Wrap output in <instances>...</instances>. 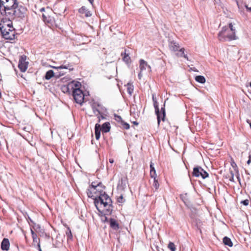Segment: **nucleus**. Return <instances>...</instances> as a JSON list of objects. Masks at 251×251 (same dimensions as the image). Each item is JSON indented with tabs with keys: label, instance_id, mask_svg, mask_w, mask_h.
<instances>
[{
	"label": "nucleus",
	"instance_id": "nucleus-29",
	"mask_svg": "<svg viewBox=\"0 0 251 251\" xmlns=\"http://www.w3.org/2000/svg\"><path fill=\"white\" fill-rule=\"evenodd\" d=\"M195 80L201 84H203L205 82V78L202 75L196 76L195 77Z\"/></svg>",
	"mask_w": 251,
	"mask_h": 251
},
{
	"label": "nucleus",
	"instance_id": "nucleus-9",
	"mask_svg": "<svg viewBox=\"0 0 251 251\" xmlns=\"http://www.w3.org/2000/svg\"><path fill=\"white\" fill-rule=\"evenodd\" d=\"M26 56L25 55L20 56L19 61L18 67L22 72H25L27 69L28 62L26 61Z\"/></svg>",
	"mask_w": 251,
	"mask_h": 251
},
{
	"label": "nucleus",
	"instance_id": "nucleus-30",
	"mask_svg": "<svg viewBox=\"0 0 251 251\" xmlns=\"http://www.w3.org/2000/svg\"><path fill=\"white\" fill-rule=\"evenodd\" d=\"M165 103H164V107H161V110H160V114H161V120H162L163 121H164L165 120V116H166V113H165Z\"/></svg>",
	"mask_w": 251,
	"mask_h": 251
},
{
	"label": "nucleus",
	"instance_id": "nucleus-14",
	"mask_svg": "<svg viewBox=\"0 0 251 251\" xmlns=\"http://www.w3.org/2000/svg\"><path fill=\"white\" fill-rule=\"evenodd\" d=\"M10 243L7 238H4L1 243V249L2 251H7L9 249Z\"/></svg>",
	"mask_w": 251,
	"mask_h": 251
},
{
	"label": "nucleus",
	"instance_id": "nucleus-25",
	"mask_svg": "<svg viewBox=\"0 0 251 251\" xmlns=\"http://www.w3.org/2000/svg\"><path fill=\"white\" fill-rule=\"evenodd\" d=\"M56 75V73H54L52 70H50L46 72L45 78L47 80H49L54 76L55 77Z\"/></svg>",
	"mask_w": 251,
	"mask_h": 251
},
{
	"label": "nucleus",
	"instance_id": "nucleus-31",
	"mask_svg": "<svg viewBox=\"0 0 251 251\" xmlns=\"http://www.w3.org/2000/svg\"><path fill=\"white\" fill-rule=\"evenodd\" d=\"M127 91L128 94L130 95H131L132 93L133 92V86L130 83H128L127 84Z\"/></svg>",
	"mask_w": 251,
	"mask_h": 251
},
{
	"label": "nucleus",
	"instance_id": "nucleus-38",
	"mask_svg": "<svg viewBox=\"0 0 251 251\" xmlns=\"http://www.w3.org/2000/svg\"><path fill=\"white\" fill-rule=\"evenodd\" d=\"M115 119L116 121H117L119 122H123L122 118L120 116L115 115Z\"/></svg>",
	"mask_w": 251,
	"mask_h": 251
},
{
	"label": "nucleus",
	"instance_id": "nucleus-27",
	"mask_svg": "<svg viewBox=\"0 0 251 251\" xmlns=\"http://www.w3.org/2000/svg\"><path fill=\"white\" fill-rule=\"evenodd\" d=\"M223 241L224 244L225 245H227L230 247H232L233 244H232V242L231 239L229 238L226 236L223 238Z\"/></svg>",
	"mask_w": 251,
	"mask_h": 251
},
{
	"label": "nucleus",
	"instance_id": "nucleus-19",
	"mask_svg": "<svg viewBox=\"0 0 251 251\" xmlns=\"http://www.w3.org/2000/svg\"><path fill=\"white\" fill-rule=\"evenodd\" d=\"M80 14H84L86 17H91L92 14L90 11H89L85 6H82L78 10Z\"/></svg>",
	"mask_w": 251,
	"mask_h": 251
},
{
	"label": "nucleus",
	"instance_id": "nucleus-44",
	"mask_svg": "<svg viewBox=\"0 0 251 251\" xmlns=\"http://www.w3.org/2000/svg\"><path fill=\"white\" fill-rule=\"evenodd\" d=\"M143 72H141V71H140V73H139V74H138V77H139V78L140 79V78H141V77L142 76V73H143Z\"/></svg>",
	"mask_w": 251,
	"mask_h": 251
},
{
	"label": "nucleus",
	"instance_id": "nucleus-17",
	"mask_svg": "<svg viewBox=\"0 0 251 251\" xmlns=\"http://www.w3.org/2000/svg\"><path fill=\"white\" fill-rule=\"evenodd\" d=\"M110 226L114 230H118L119 228V225L117 221L113 218L109 220Z\"/></svg>",
	"mask_w": 251,
	"mask_h": 251
},
{
	"label": "nucleus",
	"instance_id": "nucleus-13",
	"mask_svg": "<svg viewBox=\"0 0 251 251\" xmlns=\"http://www.w3.org/2000/svg\"><path fill=\"white\" fill-rule=\"evenodd\" d=\"M140 69L141 72H144L146 70H147L148 72H150L151 71V68L150 65L147 64V62L143 59H141L140 60Z\"/></svg>",
	"mask_w": 251,
	"mask_h": 251
},
{
	"label": "nucleus",
	"instance_id": "nucleus-42",
	"mask_svg": "<svg viewBox=\"0 0 251 251\" xmlns=\"http://www.w3.org/2000/svg\"><path fill=\"white\" fill-rule=\"evenodd\" d=\"M215 3L218 5H220L221 3V0H214Z\"/></svg>",
	"mask_w": 251,
	"mask_h": 251
},
{
	"label": "nucleus",
	"instance_id": "nucleus-47",
	"mask_svg": "<svg viewBox=\"0 0 251 251\" xmlns=\"http://www.w3.org/2000/svg\"><path fill=\"white\" fill-rule=\"evenodd\" d=\"M114 159H112V158H111V159H109V162H110V163L112 164V163H114Z\"/></svg>",
	"mask_w": 251,
	"mask_h": 251
},
{
	"label": "nucleus",
	"instance_id": "nucleus-26",
	"mask_svg": "<svg viewBox=\"0 0 251 251\" xmlns=\"http://www.w3.org/2000/svg\"><path fill=\"white\" fill-rule=\"evenodd\" d=\"M135 107H137V106L133 105L132 107H131L130 110V115L131 116H132L134 118H136V117H139L140 112L139 111H136Z\"/></svg>",
	"mask_w": 251,
	"mask_h": 251
},
{
	"label": "nucleus",
	"instance_id": "nucleus-53",
	"mask_svg": "<svg viewBox=\"0 0 251 251\" xmlns=\"http://www.w3.org/2000/svg\"><path fill=\"white\" fill-rule=\"evenodd\" d=\"M247 122L249 124L250 127L251 128V122H250L249 120H247Z\"/></svg>",
	"mask_w": 251,
	"mask_h": 251
},
{
	"label": "nucleus",
	"instance_id": "nucleus-2",
	"mask_svg": "<svg viewBox=\"0 0 251 251\" xmlns=\"http://www.w3.org/2000/svg\"><path fill=\"white\" fill-rule=\"evenodd\" d=\"M94 203L98 210L103 208L108 213L112 211V201L109 196L105 192L100 191L99 196L94 198Z\"/></svg>",
	"mask_w": 251,
	"mask_h": 251
},
{
	"label": "nucleus",
	"instance_id": "nucleus-49",
	"mask_svg": "<svg viewBox=\"0 0 251 251\" xmlns=\"http://www.w3.org/2000/svg\"><path fill=\"white\" fill-rule=\"evenodd\" d=\"M251 162V159H248V161H247V164L248 165H249L250 164V163Z\"/></svg>",
	"mask_w": 251,
	"mask_h": 251
},
{
	"label": "nucleus",
	"instance_id": "nucleus-52",
	"mask_svg": "<svg viewBox=\"0 0 251 251\" xmlns=\"http://www.w3.org/2000/svg\"><path fill=\"white\" fill-rule=\"evenodd\" d=\"M152 100L153 101V102H154V101H156V100H155V99L154 97V95H152Z\"/></svg>",
	"mask_w": 251,
	"mask_h": 251
},
{
	"label": "nucleus",
	"instance_id": "nucleus-35",
	"mask_svg": "<svg viewBox=\"0 0 251 251\" xmlns=\"http://www.w3.org/2000/svg\"><path fill=\"white\" fill-rule=\"evenodd\" d=\"M33 239V243L37 244V245H38V243H40V239L37 238V235H34V237H32Z\"/></svg>",
	"mask_w": 251,
	"mask_h": 251
},
{
	"label": "nucleus",
	"instance_id": "nucleus-45",
	"mask_svg": "<svg viewBox=\"0 0 251 251\" xmlns=\"http://www.w3.org/2000/svg\"><path fill=\"white\" fill-rule=\"evenodd\" d=\"M31 233L32 237H34V235H37L36 233H35V232L32 229H31Z\"/></svg>",
	"mask_w": 251,
	"mask_h": 251
},
{
	"label": "nucleus",
	"instance_id": "nucleus-39",
	"mask_svg": "<svg viewBox=\"0 0 251 251\" xmlns=\"http://www.w3.org/2000/svg\"><path fill=\"white\" fill-rule=\"evenodd\" d=\"M117 201L119 202L123 203L125 201L124 200L123 197L122 195H121L118 198Z\"/></svg>",
	"mask_w": 251,
	"mask_h": 251
},
{
	"label": "nucleus",
	"instance_id": "nucleus-55",
	"mask_svg": "<svg viewBox=\"0 0 251 251\" xmlns=\"http://www.w3.org/2000/svg\"><path fill=\"white\" fill-rule=\"evenodd\" d=\"M156 249H157V251H160L159 250L158 248V247H156Z\"/></svg>",
	"mask_w": 251,
	"mask_h": 251
},
{
	"label": "nucleus",
	"instance_id": "nucleus-8",
	"mask_svg": "<svg viewBox=\"0 0 251 251\" xmlns=\"http://www.w3.org/2000/svg\"><path fill=\"white\" fill-rule=\"evenodd\" d=\"M192 175L193 176L197 177L201 176L203 179L208 176V173L204 171L201 167L199 166L194 168Z\"/></svg>",
	"mask_w": 251,
	"mask_h": 251
},
{
	"label": "nucleus",
	"instance_id": "nucleus-5",
	"mask_svg": "<svg viewBox=\"0 0 251 251\" xmlns=\"http://www.w3.org/2000/svg\"><path fill=\"white\" fill-rule=\"evenodd\" d=\"M92 108L94 114L99 118V122H100V118L103 119H104V112L105 111V109L100 104L94 102L92 105Z\"/></svg>",
	"mask_w": 251,
	"mask_h": 251
},
{
	"label": "nucleus",
	"instance_id": "nucleus-51",
	"mask_svg": "<svg viewBox=\"0 0 251 251\" xmlns=\"http://www.w3.org/2000/svg\"><path fill=\"white\" fill-rule=\"evenodd\" d=\"M249 158L251 159V151L249 152Z\"/></svg>",
	"mask_w": 251,
	"mask_h": 251
},
{
	"label": "nucleus",
	"instance_id": "nucleus-18",
	"mask_svg": "<svg viewBox=\"0 0 251 251\" xmlns=\"http://www.w3.org/2000/svg\"><path fill=\"white\" fill-rule=\"evenodd\" d=\"M101 126L99 124H96L95 126V134L96 139L98 140L100 136Z\"/></svg>",
	"mask_w": 251,
	"mask_h": 251
},
{
	"label": "nucleus",
	"instance_id": "nucleus-16",
	"mask_svg": "<svg viewBox=\"0 0 251 251\" xmlns=\"http://www.w3.org/2000/svg\"><path fill=\"white\" fill-rule=\"evenodd\" d=\"M169 46L170 49L173 51H177L179 49L178 44L175 42L174 41H170L169 42Z\"/></svg>",
	"mask_w": 251,
	"mask_h": 251
},
{
	"label": "nucleus",
	"instance_id": "nucleus-20",
	"mask_svg": "<svg viewBox=\"0 0 251 251\" xmlns=\"http://www.w3.org/2000/svg\"><path fill=\"white\" fill-rule=\"evenodd\" d=\"M121 55L123 56V60L126 64H129L131 62L130 57L129 56V54L126 52V50L125 49L124 52L121 53Z\"/></svg>",
	"mask_w": 251,
	"mask_h": 251
},
{
	"label": "nucleus",
	"instance_id": "nucleus-33",
	"mask_svg": "<svg viewBox=\"0 0 251 251\" xmlns=\"http://www.w3.org/2000/svg\"><path fill=\"white\" fill-rule=\"evenodd\" d=\"M153 178H154L153 186L155 188V189L156 190L158 189V188L159 187V184L158 182V180L156 179V176H154V177H153Z\"/></svg>",
	"mask_w": 251,
	"mask_h": 251
},
{
	"label": "nucleus",
	"instance_id": "nucleus-37",
	"mask_svg": "<svg viewBox=\"0 0 251 251\" xmlns=\"http://www.w3.org/2000/svg\"><path fill=\"white\" fill-rule=\"evenodd\" d=\"M122 125L123 126V127L126 129H128L129 128L130 126L129 125L124 121H123V122H121Z\"/></svg>",
	"mask_w": 251,
	"mask_h": 251
},
{
	"label": "nucleus",
	"instance_id": "nucleus-23",
	"mask_svg": "<svg viewBox=\"0 0 251 251\" xmlns=\"http://www.w3.org/2000/svg\"><path fill=\"white\" fill-rule=\"evenodd\" d=\"M237 5L239 9H241L244 7L246 8V11L248 12L251 13V6H250L249 5L247 4L246 2L241 4H239L237 2Z\"/></svg>",
	"mask_w": 251,
	"mask_h": 251
},
{
	"label": "nucleus",
	"instance_id": "nucleus-15",
	"mask_svg": "<svg viewBox=\"0 0 251 251\" xmlns=\"http://www.w3.org/2000/svg\"><path fill=\"white\" fill-rule=\"evenodd\" d=\"M153 105L155 108V112L157 115V124L159 126L161 121V114H160L159 109L158 107V102L157 101H154Z\"/></svg>",
	"mask_w": 251,
	"mask_h": 251
},
{
	"label": "nucleus",
	"instance_id": "nucleus-6",
	"mask_svg": "<svg viewBox=\"0 0 251 251\" xmlns=\"http://www.w3.org/2000/svg\"><path fill=\"white\" fill-rule=\"evenodd\" d=\"M51 67L58 70V72L56 73V75H55V77L56 78H58L63 75L66 73V72L62 71V70L68 69L69 71H72L74 69L73 66L69 63L67 64H63L58 67L52 66Z\"/></svg>",
	"mask_w": 251,
	"mask_h": 251
},
{
	"label": "nucleus",
	"instance_id": "nucleus-28",
	"mask_svg": "<svg viewBox=\"0 0 251 251\" xmlns=\"http://www.w3.org/2000/svg\"><path fill=\"white\" fill-rule=\"evenodd\" d=\"M150 175L151 177L156 176V171L154 167L153 166V163L152 162L150 163Z\"/></svg>",
	"mask_w": 251,
	"mask_h": 251
},
{
	"label": "nucleus",
	"instance_id": "nucleus-36",
	"mask_svg": "<svg viewBox=\"0 0 251 251\" xmlns=\"http://www.w3.org/2000/svg\"><path fill=\"white\" fill-rule=\"evenodd\" d=\"M66 235H67L68 237L70 239H72L73 237L71 230L69 227H68L67 229V230L66 231Z\"/></svg>",
	"mask_w": 251,
	"mask_h": 251
},
{
	"label": "nucleus",
	"instance_id": "nucleus-41",
	"mask_svg": "<svg viewBox=\"0 0 251 251\" xmlns=\"http://www.w3.org/2000/svg\"><path fill=\"white\" fill-rule=\"evenodd\" d=\"M231 178H229V180L231 181H234V175H233V173L231 172Z\"/></svg>",
	"mask_w": 251,
	"mask_h": 251
},
{
	"label": "nucleus",
	"instance_id": "nucleus-11",
	"mask_svg": "<svg viewBox=\"0 0 251 251\" xmlns=\"http://www.w3.org/2000/svg\"><path fill=\"white\" fill-rule=\"evenodd\" d=\"M99 187H100L99 184L95 186L93 184V183H92L90 189L87 190V194L88 197L92 198L94 197L95 198L96 196L93 195V193H96V192L98 190V188Z\"/></svg>",
	"mask_w": 251,
	"mask_h": 251
},
{
	"label": "nucleus",
	"instance_id": "nucleus-22",
	"mask_svg": "<svg viewBox=\"0 0 251 251\" xmlns=\"http://www.w3.org/2000/svg\"><path fill=\"white\" fill-rule=\"evenodd\" d=\"M110 125L109 122H105L101 126V130L102 132L107 133L110 130Z\"/></svg>",
	"mask_w": 251,
	"mask_h": 251
},
{
	"label": "nucleus",
	"instance_id": "nucleus-34",
	"mask_svg": "<svg viewBox=\"0 0 251 251\" xmlns=\"http://www.w3.org/2000/svg\"><path fill=\"white\" fill-rule=\"evenodd\" d=\"M168 248L171 251H175L176 250V246L173 242H170L168 245Z\"/></svg>",
	"mask_w": 251,
	"mask_h": 251
},
{
	"label": "nucleus",
	"instance_id": "nucleus-56",
	"mask_svg": "<svg viewBox=\"0 0 251 251\" xmlns=\"http://www.w3.org/2000/svg\"><path fill=\"white\" fill-rule=\"evenodd\" d=\"M250 86H251V82L250 83Z\"/></svg>",
	"mask_w": 251,
	"mask_h": 251
},
{
	"label": "nucleus",
	"instance_id": "nucleus-7",
	"mask_svg": "<svg viewBox=\"0 0 251 251\" xmlns=\"http://www.w3.org/2000/svg\"><path fill=\"white\" fill-rule=\"evenodd\" d=\"M72 93L75 101L77 103L81 104L84 99V95L82 91L80 89H77L72 92Z\"/></svg>",
	"mask_w": 251,
	"mask_h": 251
},
{
	"label": "nucleus",
	"instance_id": "nucleus-32",
	"mask_svg": "<svg viewBox=\"0 0 251 251\" xmlns=\"http://www.w3.org/2000/svg\"><path fill=\"white\" fill-rule=\"evenodd\" d=\"M184 50H185V49L184 48H181L179 50V51L180 52L179 56L180 57H183L184 58L186 59L187 60H188V57L187 54H185Z\"/></svg>",
	"mask_w": 251,
	"mask_h": 251
},
{
	"label": "nucleus",
	"instance_id": "nucleus-57",
	"mask_svg": "<svg viewBox=\"0 0 251 251\" xmlns=\"http://www.w3.org/2000/svg\"><path fill=\"white\" fill-rule=\"evenodd\" d=\"M152 251H154L152 249H151Z\"/></svg>",
	"mask_w": 251,
	"mask_h": 251
},
{
	"label": "nucleus",
	"instance_id": "nucleus-3",
	"mask_svg": "<svg viewBox=\"0 0 251 251\" xmlns=\"http://www.w3.org/2000/svg\"><path fill=\"white\" fill-rule=\"evenodd\" d=\"M218 39L221 42L230 41L237 39L235 35V29L233 28L231 23L229 27L224 26L221 31L218 33Z\"/></svg>",
	"mask_w": 251,
	"mask_h": 251
},
{
	"label": "nucleus",
	"instance_id": "nucleus-1",
	"mask_svg": "<svg viewBox=\"0 0 251 251\" xmlns=\"http://www.w3.org/2000/svg\"><path fill=\"white\" fill-rule=\"evenodd\" d=\"M26 8L21 4H19L16 0L15 4L10 7L3 15L8 20H18L23 19L25 16Z\"/></svg>",
	"mask_w": 251,
	"mask_h": 251
},
{
	"label": "nucleus",
	"instance_id": "nucleus-46",
	"mask_svg": "<svg viewBox=\"0 0 251 251\" xmlns=\"http://www.w3.org/2000/svg\"><path fill=\"white\" fill-rule=\"evenodd\" d=\"M37 246H38V248L39 251H42V250H41V247H40V243H38Z\"/></svg>",
	"mask_w": 251,
	"mask_h": 251
},
{
	"label": "nucleus",
	"instance_id": "nucleus-4",
	"mask_svg": "<svg viewBox=\"0 0 251 251\" xmlns=\"http://www.w3.org/2000/svg\"><path fill=\"white\" fill-rule=\"evenodd\" d=\"M0 32L2 36L5 39L12 40L15 38L16 31L13 27L9 24L0 27Z\"/></svg>",
	"mask_w": 251,
	"mask_h": 251
},
{
	"label": "nucleus",
	"instance_id": "nucleus-50",
	"mask_svg": "<svg viewBox=\"0 0 251 251\" xmlns=\"http://www.w3.org/2000/svg\"><path fill=\"white\" fill-rule=\"evenodd\" d=\"M88 1L90 2L91 4H93L94 0H88Z\"/></svg>",
	"mask_w": 251,
	"mask_h": 251
},
{
	"label": "nucleus",
	"instance_id": "nucleus-10",
	"mask_svg": "<svg viewBox=\"0 0 251 251\" xmlns=\"http://www.w3.org/2000/svg\"><path fill=\"white\" fill-rule=\"evenodd\" d=\"M51 12L52 10L50 7H47L46 8V12L42 15L43 20L45 23L52 24L53 22L54 19L53 17L49 15Z\"/></svg>",
	"mask_w": 251,
	"mask_h": 251
},
{
	"label": "nucleus",
	"instance_id": "nucleus-12",
	"mask_svg": "<svg viewBox=\"0 0 251 251\" xmlns=\"http://www.w3.org/2000/svg\"><path fill=\"white\" fill-rule=\"evenodd\" d=\"M127 184V178L126 177H123L119 181L118 184V188L122 190H124Z\"/></svg>",
	"mask_w": 251,
	"mask_h": 251
},
{
	"label": "nucleus",
	"instance_id": "nucleus-43",
	"mask_svg": "<svg viewBox=\"0 0 251 251\" xmlns=\"http://www.w3.org/2000/svg\"><path fill=\"white\" fill-rule=\"evenodd\" d=\"M40 11L41 12H44L45 13L46 12V9H45L44 7H42L40 9Z\"/></svg>",
	"mask_w": 251,
	"mask_h": 251
},
{
	"label": "nucleus",
	"instance_id": "nucleus-21",
	"mask_svg": "<svg viewBox=\"0 0 251 251\" xmlns=\"http://www.w3.org/2000/svg\"><path fill=\"white\" fill-rule=\"evenodd\" d=\"M72 85V84H70L69 83L68 85L62 86L61 87L62 91L64 93L70 94L71 92H72V87L71 86Z\"/></svg>",
	"mask_w": 251,
	"mask_h": 251
},
{
	"label": "nucleus",
	"instance_id": "nucleus-24",
	"mask_svg": "<svg viewBox=\"0 0 251 251\" xmlns=\"http://www.w3.org/2000/svg\"><path fill=\"white\" fill-rule=\"evenodd\" d=\"M69 84L72 85L71 86L72 87V92H74L75 90H76L77 89H80V87L81 86V83L78 81L75 82L74 81H73L70 82Z\"/></svg>",
	"mask_w": 251,
	"mask_h": 251
},
{
	"label": "nucleus",
	"instance_id": "nucleus-54",
	"mask_svg": "<svg viewBox=\"0 0 251 251\" xmlns=\"http://www.w3.org/2000/svg\"><path fill=\"white\" fill-rule=\"evenodd\" d=\"M234 164L235 165H236V164L234 162H233V163L231 164V165L232 166V167H234Z\"/></svg>",
	"mask_w": 251,
	"mask_h": 251
},
{
	"label": "nucleus",
	"instance_id": "nucleus-40",
	"mask_svg": "<svg viewBox=\"0 0 251 251\" xmlns=\"http://www.w3.org/2000/svg\"><path fill=\"white\" fill-rule=\"evenodd\" d=\"M241 203H242L243 204H244L245 206H247L249 203V201L248 200H245L242 201H241Z\"/></svg>",
	"mask_w": 251,
	"mask_h": 251
},
{
	"label": "nucleus",
	"instance_id": "nucleus-48",
	"mask_svg": "<svg viewBox=\"0 0 251 251\" xmlns=\"http://www.w3.org/2000/svg\"><path fill=\"white\" fill-rule=\"evenodd\" d=\"M133 124L134 125H136V126H137V125H138V124H138V123L137 121H134V122H133Z\"/></svg>",
	"mask_w": 251,
	"mask_h": 251
}]
</instances>
